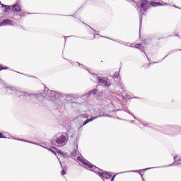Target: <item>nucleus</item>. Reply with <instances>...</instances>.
Returning a JSON list of instances; mask_svg holds the SVG:
<instances>
[{
	"instance_id": "f257e3e1",
	"label": "nucleus",
	"mask_w": 181,
	"mask_h": 181,
	"mask_svg": "<svg viewBox=\"0 0 181 181\" xmlns=\"http://www.w3.org/2000/svg\"><path fill=\"white\" fill-rule=\"evenodd\" d=\"M80 162L86 166V169H89L90 170H94V172H97L98 170V168L95 167L94 165L91 164V163L88 162L86 159H81Z\"/></svg>"
},
{
	"instance_id": "f03ea898",
	"label": "nucleus",
	"mask_w": 181,
	"mask_h": 181,
	"mask_svg": "<svg viewBox=\"0 0 181 181\" xmlns=\"http://www.w3.org/2000/svg\"><path fill=\"white\" fill-rule=\"evenodd\" d=\"M48 151H50L54 155H57V158H62L63 156V152H62L59 149H57L56 147H51L48 148Z\"/></svg>"
},
{
	"instance_id": "7ed1b4c3",
	"label": "nucleus",
	"mask_w": 181,
	"mask_h": 181,
	"mask_svg": "<svg viewBox=\"0 0 181 181\" xmlns=\"http://www.w3.org/2000/svg\"><path fill=\"white\" fill-rule=\"evenodd\" d=\"M98 83L101 84V86H103V87H110V85H108V81L107 80H105V78H98Z\"/></svg>"
},
{
	"instance_id": "20e7f679",
	"label": "nucleus",
	"mask_w": 181,
	"mask_h": 181,
	"mask_svg": "<svg viewBox=\"0 0 181 181\" xmlns=\"http://www.w3.org/2000/svg\"><path fill=\"white\" fill-rule=\"evenodd\" d=\"M98 175L102 178V179H110L111 177V174H109L108 173H101L100 171H98Z\"/></svg>"
},
{
	"instance_id": "39448f33",
	"label": "nucleus",
	"mask_w": 181,
	"mask_h": 181,
	"mask_svg": "<svg viewBox=\"0 0 181 181\" xmlns=\"http://www.w3.org/2000/svg\"><path fill=\"white\" fill-rule=\"evenodd\" d=\"M66 138L64 136V135H61L59 137H58L55 142L59 144H64L66 142Z\"/></svg>"
},
{
	"instance_id": "423d86ee",
	"label": "nucleus",
	"mask_w": 181,
	"mask_h": 181,
	"mask_svg": "<svg viewBox=\"0 0 181 181\" xmlns=\"http://www.w3.org/2000/svg\"><path fill=\"white\" fill-rule=\"evenodd\" d=\"M11 25H12V21H11V20L9 19H5L0 23V26H8V25L11 26Z\"/></svg>"
},
{
	"instance_id": "0eeeda50",
	"label": "nucleus",
	"mask_w": 181,
	"mask_h": 181,
	"mask_svg": "<svg viewBox=\"0 0 181 181\" xmlns=\"http://www.w3.org/2000/svg\"><path fill=\"white\" fill-rule=\"evenodd\" d=\"M145 46H146V43H145V42H143L140 44H136L134 47V49H139L140 50H142L143 49H145Z\"/></svg>"
},
{
	"instance_id": "6e6552de",
	"label": "nucleus",
	"mask_w": 181,
	"mask_h": 181,
	"mask_svg": "<svg viewBox=\"0 0 181 181\" xmlns=\"http://www.w3.org/2000/svg\"><path fill=\"white\" fill-rule=\"evenodd\" d=\"M141 8H142L143 11H146L148 9V1L147 0H141Z\"/></svg>"
},
{
	"instance_id": "1a4fd4ad",
	"label": "nucleus",
	"mask_w": 181,
	"mask_h": 181,
	"mask_svg": "<svg viewBox=\"0 0 181 181\" xmlns=\"http://www.w3.org/2000/svg\"><path fill=\"white\" fill-rule=\"evenodd\" d=\"M12 11H13L14 12H21L22 11V8L19 5L15 4L12 7Z\"/></svg>"
},
{
	"instance_id": "9d476101",
	"label": "nucleus",
	"mask_w": 181,
	"mask_h": 181,
	"mask_svg": "<svg viewBox=\"0 0 181 181\" xmlns=\"http://www.w3.org/2000/svg\"><path fill=\"white\" fill-rule=\"evenodd\" d=\"M160 3H158L156 1H153L150 4V5H151V6H158V5H159Z\"/></svg>"
},
{
	"instance_id": "9b49d317",
	"label": "nucleus",
	"mask_w": 181,
	"mask_h": 181,
	"mask_svg": "<svg viewBox=\"0 0 181 181\" xmlns=\"http://www.w3.org/2000/svg\"><path fill=\"white\" fill-rule=\"evenodd\" d=\"M9 11H11V6H6L5 7L4 12H9Z\"/></svg>"
},
{
	"instance_id": "f8f14e48",
	"label": "nucleus",
	"mask_w": 181,
	"mask_h": 181,
	"mask_svg": "<svg viewBox=\"0 0 181 181\" xmlns=\"http://www.w3.org/2000/svg\"><path fill=\"white\" fill-rule=\"evenodd\" d=\"M93 119H86L84 122L83 125H86V124H88V122H90V121H93Z\"/></svg>"
},
{
	"instance_id": "ddd939ff",
	"label": "nucleus",
	"mask_w": 181,
	"mask_h": 181,
	"mask_svg": "<svg viewBox=\"0 0 181 181\" xmlns=\"http://www.w3.org/2000/svg\"><path fill=\"white\" fill-rule=\"evenodd\" d=\"M1 70H8V67H4L2 65H0V71Z\"/></svg>"
},
{
	"instance_id": "4468645a",
	"label": "nucleus",
	"mask_w": 181,
	"mask_h": 181,
	"mask_svg": "<svg viewBox=\"0 0 181 181\" xmlns=\"http://www.w3.org/2000/svg\"><path fill=\"white\" fill-rule=\"evenodd\" d=\"M61 175H62V176H64V175H66V170H62L61 171Z\"/></svg>"
},
{
	"instance_id": "2eb2a0df",
	"label": "nucleus",
	"mask_w": 181,
	"mask_h": 181,
	"mask_svg": "<svg viewBox=\"0 0 181 181\" xmlns=\"http://www.w3.org/2000/svg\"><path fill=\"white\" fill-rule=\"evenodd\" d=\"M82 117L83 118H88V116L87 115H86V114H83V115H82Z\"/></svg>"
},
{
	"instance_id": "dca6fc26",
	"label": "nucleus",
	"mask_w": 181,
	"mask_h": 181,
	"mask_svg": "<svg viewBox=\"0 0 181 181\" xmlns=\"http://www.w3.org/2000/svg\"><path fill=\"white\" fill-rule=\"evenodd\" d=\"M149 66H151V64H147L145 65L146 69H148V67H149Z\"/></svg>"
},
{
	"instance_id": "f3484780",
	"label": "nucleus",
	"mask_w": 181,
	"mask_h": 181,
	"mask_svg": "<svg viewBox=\"0 0 181 181\" xmlns=\"http://www.w3.org/2000/svg\"><path fill=\"white\" fill-rule=\"evenodd\" d=\"M0 5H1V8H6V5L3 4H0Z\"/></svg>"
},
{
	"instance_id": "a211bd4d",
	"label": "nucleus",
	"mask_w": 181,
	"mask_h": 181,
	"mask_svg": "<svg viewBox=\"0 0 181 181\" xmlns=\"http://www.w3.org/2000/svg\"><path fill=\"white\" fill-rule=\"evenodd\" d=\"M0 138H6L2 135V133L0 132Z\"/></svg>"
},
{
	"instance_id": "6ab92c4d",
	"label": "nucleus",
	"mask_w": 181,
	"mask_h": 181,
	"mask_svg": "<svg viewBox=\"0 0 181 181\" xmlns=\"http://www.w3.org/2000/svg\"><path fill=\"white\" fill-rule=\"evenodd\" d=\"M178 164L181 165V158L178 160Z\"/></svg>"
},
{
	"instance_id": "aec40b11",
	"label": "nucleus",
	"mask_w": 181,
	"mask_h": 181,
	"mask_svg": "<svg viewBox=\"0 0 181 181\" xmlns=\"http://www.w3.org/2000/svg\"><path fill=\"white\" fill-rule=\"evenodd\" d=\"M92 93H93V94H95V90H93Z\"/></svg>"
},
{
	"instance_id": "412c9836",
	"label": "nucleus",
	"mask_w": 181,
	"mask_h": 181,
	"mask_svg": "<svg viewBox=\"0 0 181 181\" xmlns=\"http://www.w3.org/2000/svg\"><path fill=\"white\" fill-rule=\"evenodd\" d=\"M114 180V177H112V181H113Z\"/></svg>"
}]
</instances>
